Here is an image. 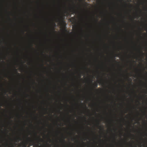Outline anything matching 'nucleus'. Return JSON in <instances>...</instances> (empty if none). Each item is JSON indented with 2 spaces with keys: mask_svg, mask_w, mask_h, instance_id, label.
Here are the masks:
<instances>
[{
  "mask_svg": "<svg viewBox=\"0 0 147 147\" xmlns=\"http://www.w3.org/2000/svg\"><path fill=\"white\" fill-rule=\"evenodd\" d=\"M95 90H96V91H98V89H95Z\"/></svg>",
  "mask_w": 147,
  "mask_h": 147,
  "instance_id": "f8f14e48",
  "label": "nucleus"
},
{
  "mask_svg": "<svg viewBox=\"0 0 147 147\" xmlns=\"http://www.w3.org/2000/svg\"><path fill=\"white\" fill-rule=\"evenodd\" d=\"M99 123H98V125H99Z\"/></svg>",
  "mask_w": 147,
  "mask_h": 147,
  "instance_id": "4be33fe9",
  "label": "nucleus"
},
{
  "mask_svg": "<svg viewBox=\"0 0 147 147\" xmlns=\"http://www.w3.org/2000/svg\"><path fill=\"white\" fill-rule=\"evenodd\" d=\"M30 141L31 142H32L33 143H34V142L32 140H30Z\"/></svg>",
  "mask_w": 147,
  "mask_h": 147,
  "instance_id": "0eeeda50",
  "label": "nucleus"
},
{
  "mask_svg": "<svg viewBox=\"0 0 147 147\" xmlns=\"http://www.w3.org/2000/svg\"><path fill=\"white\" fill-rule=\"evenodd\" d=\"M65 29L66 30L65 27Z\"/></svg>",
  "mask_w": 147,
  "mask_h": 147,
  "instance_id": "dca6fc26",
  "label": "nucleus"
},
{
  "mask_svg": "<svg viewBox=\"0 0 147 147\" xmlns=\"http://www.w3.org/2000/svg\"><path fill=\"white\" fill-rule=\"evenodd\" d=\"M53 31H54V32H55V28H53Z\"/></svg>",
  "mask_w": 147,
  "mask_h": 147,
  "instance_id": "6e6552de",
  "label": "nucleus"
},
{
  "mask_svg": "<svg viewBox=\"0 0 147 147\" xmlns=\"http://www.w3.org/2000/svg\"><path fill=\"white\" fill-rule=\"evenodd\" d=\"M20 139V138H17L16 139V142H18V141H19V140Z\"/></svg>",
  "mask_w": 147,
  "mask_h": 147,
  "instance_id": "f03ea898",
  "label": "nucleus"
},
{
  "mask_svg": "<svg viewBox=\"0 0 147 147\" xmlns=\"http://www.w3.org/2000/svg\"><path fill=\"white\" fill-rule=\"evenodd\" d=\"M42 66L43 67V66H44V65H42Z\"/></svg>",
  "mask_w": 147,
  "mask_h": 147,
  "instance_id": "412c9836",
  "label": "nucleus"
},
{
  "mask_svg": "<svg viewBox=\"0 0 147 147\" xmlns=\"http://www.w3.org/2000/svg\"><path fill=\"white\" fill-rule=\"evenodd\" d=\"M24 146L25 147L26 146V145L25 144H24Z\"/></svg>",
  "mask_w": 147,
  "mask_h": 147,
  "instance_id": "1a4fd4ad",
  "label": "nucleus"
},
{
  "mask_svg": "<svg viewBox=\"0 0 147 147\" xmlns=\"http://www.w3.org/2000/svg\"><path fill=\"white\" fill-rule=\"evenodd\" d=\"M75 26L76 27V28L77 27V26L76 25H75Z\"/></svg>",
  "mask_w": 147,
  "mask_h": 147,
  "instance_id": "9b49d317",
  "label": "nucleus"
},
{
  "mask_svg": "<svg viewBox=\"0 0 147 147\" xmlns=\"http://www.w3.org/2000/svg\"><path fill=\"white\" fill-rule=\"evenodd\" d=\"M12 146H13V147H14V146H13V145H12Z\"/></svg>",
  "mask_w": 147,
  "mask_h": 147,
  "instance_id": "b1692460",
  "label": "nucleus"
},
{
  "mask_svg": "<svg viewBox=\"0 0 147 147\" xmlns=\"http://www.w3.org/2000/svg\"><path fill=\"white\" fill-rule=\"evenodd\" d=\"M93 86L94 87L96 88L98 87V84L96 82H95L93 84Z\"/></svg>",
  "mask_w": 147,
  "mask_h": 147,
  "instance_id": "f257e3e1",
  "label": "nucleus"
},
{
  "mask_svg": "<svg viewBox=\"0 0 147 147\" xmlns=\"http://www.w3.org/2000/svg\"><path fill=\"white\" fill-rule=\"evenodd\" d=\"M141 53H143V52H142H142H141Z\"/></svg>",
  "mask_w": 147,
  "mask_h": 147,
  "instance_id": "6ab92c4d",
  "label": "nucleus"
},
{
  "mask_svg": "<svg viewBox=\"0 0 147 147\" xmlns=\"http://www.w3.org/2000/svg\"><path fill=\"white\" fill-rule=\"evenodd\" d=\"M65 138H63V139L62 140V141H63V142H64V143L65 142Z\"/></svg>",
  "mask_w": 147,
  "mask_h": 147,
  "instance_id": "20e7f679",
  "label": "nucleus"
},
{
  "mask_svg": "<svg viewBox=\"0 0 147 147\" xmlns=\"http://www.w3.org/2000/svg\"><path fill=\"white\" fill-rule=\"evenodd\" d=\"M33 145V144H32V145H30V146H32V145Z\"/></svg>",
  "mask_w": 147,
  "mask_h": 147,
  "instance_id": "5701e85b",
  "label": "nucleus"
},
{
  "mask_svg": "<svg viewBox=\"0 0 147 147\" xmlns=\"http://www.w3.org/2000/svg\"><path fill=\"white\" fill-rule=\"evenodd\" d=\"M81 76H80V78H81Z\"/></svg>",
  "mask_w": 147,
  "mask_h": 147,
  "instance_id": "393cba45",
  "label": "nucleus"
},
{
  "mask_svg": "<svg viewBox=\"0 0 147 147\" xmlns=\"http://www.w3.org/2000/svg\"><path fill=\"white\" fill-rule=\"evenodd\" d=\"M96 22H97V21H98V20H96Z\"/></svg>",
  "mask_w": 147,
  "mask_h": 147,
  "instance_id": "2eb2a0df",
  "label": "nucleus"
},
{
  "mask_svg": "<svg viewBox=\"0 0 147 147\" xmlns=\"http://www.w3.org/2000/svg\"><path fill=\"white\" fill-rule=\"evenodd\" d=\"M114 140H115V139L114 138Z\"/></svg>",
  "mask_w": 147,
  "mask_h": 147,
  "instance_id": "bb28decb",
  "label": "nucleus"
},
{
  "mask_svg": "<svg viewBox=\"0 0 147 147\" xmlns=\"http://www.w3.org/2000/svg\"><path fill=\"white\" fill-rule=\"evenodd\" d=\"M54 25L55 26H56V24L55 23L54 24Z\"/></svg>",
  "mask_w": 147,
  "mask_h": 147,
  "instance_id": "9d476101",
  "label": "nucleus"
},
{
  "mask_svg": "<svg viewBox=\"0 0 147 147\" xmlns=\"http://www.w3.org/2000/svg\"><path fill=\"white\" fill-rule=\"evenodd\" d=\"M73 13H75V10H74V8H73Z\"/></svg>",
  "mask_w": 147,
  "mask_h": 147,
  "instance_id": "39448f33",
  "label": "nucleus"
},
{
  "mask_svg": "<svg viewBox=\"0 0 147 147\" xmlns=\"http://www.w3.org/2000/svg\"><path fill=\"white\" fill-rule=\"evenodd\" d=\"M75 139V138H72V140H74Z\"/></svg>",
  "mask_w": 147,
  "mask_h": 147,
  "instance_id": "4468645a",
  "label": "nucleus"
},
{
  "mask_svg": "<svg viewBox=\"0 0 147 147\" xmlns=\"http://www.w3.org/2000/svg\"><path fill=\"white\" fill-rule=\"evenodd\" d=\"M138 15L137 14L136 15V17H135L134 18H138L137 17H138Z\"/></svg>",
  "mask_w": 147,
  "mask_h": 147,
  "instance_id": "423d86ee",
  "label": "nucleus"
},
{
  "mask_svg": "<svg viewBox=\"0 0 147 147\" xmlns=\"http://www.w3.org/2000/svg\"><path fill=\"white\" fill-rule=\"evenodd\" d=\"M99 129H101V126H99ZM102 130H103V128H102Z\"/></svg>",
  "mask_w": 147,
  "mask_h": 147,
  "instance_id": "7ed1b4c3",
  "label": "nucleus"
},
{
  "mask_svg": "<svg viewBox=\"0 0 147 147\" xmlns=\"http://www.w3.org/2000/svg\"><path fill=\"white\" fill-rule=\"evenodd\" d=\"M28 140H30V138H28Z\"/></svg>",
  "mask_w": 147,
  "mask_h": 147,
  "instance_id": "a211bd4d",
  "label": "nucleus"
},
{
  "mask_svg": "<svg viewBox=\"0 0 147 147\" xmlns=\"http://www.w3.org/2000/svg\"><path fill=\"white\" fill-rule=\"evenodd\" d=\"M35 135L36 136H37V134H35Z\"/></svg>",
  "mask_w": 147,
  "mask_h": 147,
  "instance_id": "aec40b11",
  "label": "nucleus"
},
{
  "mask_svg": "<svg viewBox=\"0 0 147 147\" xmlns=\"http://www.w3.org/2000/svg\"><path fill=\"white\" fill-rule=\"evenodd\" d=\"M18 74L19 75H20V74H19V73H18Z\"/></svg>",
  "mask_w": 147,
  "mask_h": 147,
  "instance_id": "f3484780",
  "label": "nucleus"
},
{
  "mask_svg": "<svg viewBox=\"0 0 147 147\" xmlns=\"http://www.w3.org/2000/svg\"><path fill=\"white\" fill-rule=\"evenodd\" d=\"M121 126H122V127H123V125H121Z\"/></svg>",
  "mask_w": 147,
  "mask_h": 147,
  "instance_id": "a878e982",
  "label": "nucleus"
},
{
  "mask_svg": "<svg viewBox=\"0 0 147 147\" xmlns=\"http://www.w3.org/2000/svg\"><path fill=\"white\" fill-rule=\"evenodd\" d=\"M85 3L86 4H87V3L86 2H85Z\"/></svg>",
  "mask_w": 147,
  "mask_h": 147,
  "instance_id": "ddd939ff",
  "label": "nucleus"
}]
</instances>
